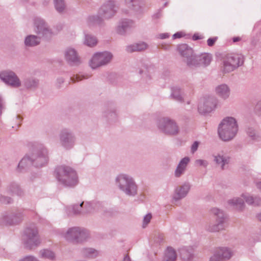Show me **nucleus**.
<instances>
[{
  "label": "nucleus",
  "instance_id": "nucleus-1",
  "mask_svg": "<svg viewBox=\"0 0 261 261\" xmlns=\"http://www.w3.org/2000/svg\"><path fill=\"white\" fill-rule=\"evenodd\" d=\"M238 131L237 120L232 117L224 118L219 124L218 133L221 140L225 142L231 140L236 136Z\"/></svg>",
  "mask_w": 261,
  "mask_h": 261
},
{
  "label": "nucleus",
  "instance_id": "nucleus-2",
  "mask_svg": "<svg viewBox=\"0 0 261 261\" xmlns=\"http://www.w3.org/2000/svg\"><path fill=\"white\" fill-rule=\"evenodd\" d=\"M118 8L116 2L110 0L104 3L98 11V15L90 16L88 21L90 23L101 25L103 18L108 19L113 17Z\"/></svg>",
  "mask_w": 261,
  "mask_h": 261
},
{
  "label": "nucleus",
  "instance_id": "nucleus-3",
  "mask_svg": "<svg viewBox=\"0 0 261 261\" xmlns=\"http://www.w3.org/2000/svg\"><path fill=\"white\" fill-rule=\"evenodd\" d=\"M57 178L66 187H72L77 184V176L75 170L69 166L62 165L56 169Z\"/></svg>",
  "mask_w": 261,
  "mask_h": 261
},
{
  "label": "nucleus",
  "instance_id": "nucleus-4",
  "mask_svg": "<svg viewBox=\"0 0 261 261\" xmlns=\"http://www.w3.org/2000/svg\"><path fill=\"white\" fill-rule=\"evenodd\" d=\"M116 185L125 194L135 196L137 194L138 186L132 177L127 174H119L115 179Z\"/></svg>",
  "mask_w": 261,
  "mask_h": 261
},
{
  "label": "nucleus",
  "instance_id": "nucleus-5",
  "mask_svg": "<svg viewBox=\"0 0 261 261\" xmlns=\"http://www.w3.org/2000/svg\"><path fill=\"white\" fill-rule=\"evenodd\" d=\"M22 242L24 247L30 250H32L40 245L41 241L38 230L35 224H30L24 229Z\"/></svg>",
  "mask_w": 261,
  "mask_h": 261
},
{
  "label": "nucleus",
  "instance_id": "nucleus-6",
  "mask_svg": "<svg viewBox=\"0 0 261 261\" xmlns=\"http://www.w3.org/2000/svg\"><path fill=\"white\" fill-rule=\"evenodd\" d=\"M160 131L169 136H176L180 132L178 125L175 120L169 117H163L160 119L158 123Z\"/></svg>",
  "mask_w": 261,
  "mask_h": 261
},
{
  "label": "nucleus",
  "instance_id": "nucleus-7",
  "mask_svg": "<svg viewBox=\"0 0 261 261\" xmlns=\"http://www.w3.org/2000/svg\"><path fill=\"white\" fill-rule=\"evenodd\" d=\"M244 57L239 54L227 55L224 58L223 72L229 73L244 64Z\"/></svg>",
  "mask_w": 261,
  "mask_h": 261
},
{
  "label": "nucleus",
  "instance_id": "nucleus-8",
  "mask_svg": "<svg viewBox=\"0 0 261 261\" xmlns=\"http://www.w3.org/2000/svg\"><path fill=\"white\" fill-rule=\"evenodd\" d=\"M212 214L216 216V223H210L205 227V229L211 232H216L225 229L226 215L219 208L212 210Z\"/></svg>",
  "mask_w": 261,
  "mask_h": 261
},
{
  "label": "nucleus",
  "instance_id": "nucleus-9",
  "mask_svg": "<svg viewBox=\"0 0 261 261\" xmlns=\"http://www.w3.org/2000/svg\"><path fill=\"white\" fill-rule=\"evenodd\" d=\"M89 237V232L84 228L73 227L69 228L64 234L66 240L74 242L80 243L85 241Z\"/></svg>",
  "mask_w": 261,
  "mask_h": 261
},
{
  "label": "nucleus",
  "instance_id": "nucleus-10",
  "mask_svg": "<svg viewBox=\"0 0 261 261\" xmlns=\"http://www.w3.org/2000/svg\"><path fill=\"white\" fill-rule=\"evenodd\" d=\"M29 164L35 167H39L45 165L48 161V151L42 145H39L31 155L30 156Z\"/></svg>",
  "mask_w": 261,
  "mask_h": 261
},
{
  "label": "nucleus",
  "instance_id": "nucleus-11",
  "mask_svg": "<svg viewBox=\"0 0 261 261\" xmlns=\"http://www.w3.org/2000/svg\"><path fill=\"white\" fill-rule=\"evenodd\" d=\"M24 215L22 210H13L4 212L1 216L2 223L10 225H17L24 219Z\"/></svg>",
  "mask_w": 261,
  "mask_h": 261
},
{
  "label": "nucleus",
  "instance_id": "nucleus-12",
  "mask_svg": "<svg viewBox=\"0 0 261 261\" xmlns=\"http://www.w3.org/2000/svg\"><path fill=\"white\" fill-rule=\"evenodd\" d=\"M34 31L40 38L48 40L53 35V32L47 23L39 17L34 19Z\"/></svg>",
  "mask_w": 261,
  "mask_h": 261
},
{
  "label": "nucleus",
  "instance_id": "nucleus-13",
  "mask_svg": "<svg viewBox=\"0 0 261 261\" xmlns=\"http://www.w3.org/2000/svg\"><path fill=\"white\" fill-rule=\"evenodd\" d=\"M113 56L109 51H103L95 54L90 61L89 64L92 69H96L109 64Z\"/></svg>",
  "mask_w": 261,
  "mask_h": 261
},
{
  "label": "nucleus",
  "instance_id": "nucleus-14",
  "mask_svg": "<svg viewBox=\"0 0 261 261\" xmlns=\"http://www.w3.org/2000/svg\"><path fill=\"white\" fill-rule=\"evenodd\" d=\"M59 137L61 146L65 149L69 150L74 146L76 138L71 130L67 128L62 129L60 132Z\"/></svg>",
  "mask_w": 261,
  "mask_h": 261
},
{
  "label": "nucleus",
  "instance_id": "nucleus-15",
  "mask_svg": "<svg viewBox=\"0 0 261 261\" xmlns=\"http://www.w3.org/2000/svg\"><path fill=\"white\" fill-rule=\"evenodd\" d=\"M0 79L6 84L12 88H18L21 86V82L18 76L13 71L6 70L0 72Z\"/></svg>",
  "mask_w": 261,
  "mask_h": 261
},
{
  "label": "nucleus",
  "instance_id": "nucleus-16",
  "mask_svg": "<svg viewBox=\"0 0 261 261\" xmlns=\"http://www.w3.org/2000/svg\"><path fill=\"white\" fill-rule=\"evenodd\" d=\"M211 59V56L207 54L200 55H196L193 54L190 57L185 60V62L187 65L190 67L199 66H206L210 64Z\"/></svg>",
  "mask_w": 261,
  "mask_h": 261
},
{
  "label": "nucleus",
  "instance_id": "nucleus-17",
  "mask_svg": "<svg viewBox=\"0 0 261 261\" xmlns=\"http://www.w3.org/2000/svg\"><path fill=\"white\" fill-rule=\"evenodd\" d=\"M216 104L217 99L215 97L208 96L204 98L202 102L198 105V112L202 114L210 113L215 108Z\"/></svg>",
  "mask_w": 261,
  "mask_h": 261
},
{
  "label": "nucleus",
  "instance_id": "nucleus-18",
  "mask_svg": "<svg viewBox=\"0 0 261 261\" xmlns=\"http://www.w3.org/2000/svg\"><path fill=\"white\" fill-rule=\"evenodd\" d=\"M65 57L66 61L71 66H77L81 63L80 57L73 48H67L65 52Z\"/></svg>",
  "mask_w": 261,
  "mask_h": 261
},
{
  "label": "nucleus",
  "instance_id": "nucleus-19",
  "mask_svg": "<svg viewBox=\"0 0 261 261\" xmlns=\"http://www.w3.org/2000/svg\"><path fill=\"white\" fill-rule=\"evenodd\" d=\"M191 188L189 182H185L182 185L176 187L173 196V199L176 201L185 197Z\"/></svg>",
  "mask_w": 261,
  "mask_h": 261
},
{
  "label": "nucleus",
  "instance_id": "nucleus-20",
  "mask_svg": "<svg viewBox=\"0 0 261 261\" xmlns=\"http://www.w3.org/2000/svg\"><path fill=\"white\" fill-rule=\"evenodd\" d=\"M70 212L74 215L85 214L91 212V204L90 203L81 202L80 204H75L70 207Z\"/></svg>",
  "mask_w": 261,
  "mask_h": 261
},
{
  "label": "nucleus",
  "instance_id": "nucleus-21",
  "mask_svg": "<svg viewBox=\"0 0 261 261\" xmlns=\"http://www.w3.org/2000/svg\"><path fill=\"white\" fill-rule=\"evenodd\" d=\"M214 161L216 164L220 167L221 170L227 169L226 165L230 162V157L223 151L220 152L217 154L213 155Z\"/></svg>",
  "mask_w": 261,
  "mask_h": 261
},
{
  "label": "nucleus",
  "instance_id": "nucleus-22",
  "mask_svg": "<svg viewBox=\"0 0 261 261\" xmlns=\"http://www.w3.org/2000/svg\"><path fill=\"white\" fill-rule=\"evenodd\" d=\"M22 86L27 90H35L39 86V80L34 76H27L23 79Z\"/></svg>",
  "mask_w": 261,
  "mask_h": 261
},
{
  "label": "nucleus",
  "instance_id": "nucleus-23",
  "mask_svg": "<svg viewBox=\"0 0 261 261\" xmlns=\"http://www.w3.org/2000/svg\"><path fill=\"white\" fill-rule=\"evenodd\" d=\"M222 261L229 259L233 255L231 249L226 247H219L213 251Z\"/></svg>",
  "mask_w": 261,
  "mask_h": 261
},
{
  "label": "nucleus",
  "instance_id": "nucleus-24",
  "mask_svg": "<svg viewBox=\"0 0 261 261\" xmlns=\"http://www.w3.org/2000/svg\"><path fill=\"white\" fill-rule=\"evenodd\" d=\"M180 258L183 261H191L195 256V249L192 246L183 247L179 249Z\"/></svg>",
  "mask_w": 261,
  "mask_h": 261
},
{
  "label": "nucleus",
  "instance_id": "nucleus-25",
  "mask_svg": "<svg viewBox=\"0 0 261 261\" xmlns=\"http://www.w3.org/2000/svg\"><path fill=\"white\" fill-rule=\"evenodd\" d=\"M125 3L128 7L138 14L144 11V0H125Z\"/></svg>",
  "mask_w": 261,
  "mask_h": 261
},
{
  "label": "nucleus",
  "instance_id": "nucleus-26",
  "mask_svg": "<svg viewBox=\"0 0 261 261\" xmlns=\"http://www.w3.org/2000/svg\"><path fill=\"white\" fill-rule=\"evenodd\" d=\"M189 162L190 158L188 156L184 158L179 161L174 171L175 177L179 178L185 173Z\"/></svg>",
  "mask_w": 261,
  "mask_h": 261
},
{
  "label": "nucleus",
  "instance_id": "nucleus-27",
  "mask_svg": "<svg viewBox=\"0 0 261 261\" xmlns=\"http://www.w3.org/2000/svg\"><path fill=\"white\" fill-rule=\"evenodd\" d=\"M134 21L131 20H122L117 27L116 32L119 35H125L127 31L134 27Z\"/></svg>",
  "mask_w": 261,
  "mask_h": 261
},
{
  "label": "nucleus",
  "instance_id": "nucleus-28",
  "mask_svg": "<svg viewBox=\"0 0 261 261\" xmlns=\"http://www.w3.org/2000/svg\"><path fill=\"white\" fill-rule=\"evenodd\" d=\"M6 190L8 193L15 194L18 196L23 195V191L20 186L15 181L10 182L7 186Z\"/></svg>",
  "mask_w": 261,
  "mask_h": 261
},
{
  "label": "nucleus",
  "instance_id": "nucleus-29",
  "mask_svg": "<svg viewBox=\"0 0 261 261\" xmlns=\"http://www.w3.org/2000/svg\"><path fill=\"white\" fill-rule=\"evenodd\" d=\"M216 93L223 99L228 98L230 95V89L226 84H221L216 88Z\"/></svg>",
  "mask_w": 261,
  "mask_h": 261
},
{
  "label": "nucleus",
  "instance_id": "nucleus-30",
  "mask_svg": "<svg viewBox=\"0 0 261 261\" xmlns=\"http://www.w3.org/2000/svg\"><path fill=\"white\" fill-rule=\"evenodd\" d=\"M177 50L180 55L185 58V61L193 54V49L186 44H181L178 46Z\"/></svg>",
  "mask_w": 261,
  "mask_h": 261
},
{
  "label": "nucleus",
  "instance_id": "nucleus-31",
  "mask_svg": "<svg viewBox=\"0 0 261 261\" xmlns=\"http://www.w3.org/2000/svg\"><path fill=\"white\" fill-rule=\"evenodd\" d=\"M171 97L178 102H182L184 101L183 92L178 86L173 87L171 89Z\"/></svg>",
  "mask_w": 261,
  "mask_h": 261
},
{
  "label": "nucleus",
  "instance_id": "nucleus-32",
  "mask_svg": "<svg viewBox=\"0 0 261 261\" xmlns=\"http://www.w3.org/2000/svg\"><path fill=\"white\" fill-rule=\"evenodd\" d=\"M39 256L40 258L54 261L56 259L55 253L48 249H42L39 252Z\"/></svg>",
  "mask_w": 261,
  "mask_h": 261
},
{
  "label": "nucleus",
  "instance_id": "nucleus-33",
  "mask_svg": "<svg viewBox=\"0 0 261 261\" xmlns=\"http://www.w3.org/2000/svg\"><path fill=\"white\" fill-rule=\"evenodd\" d=\"M40 39L38 36L30 35L27 36L24 40V44L27 47H34L39 45Z\"/></svg>",
  "mask_w": 261,
  "mask_h": 261
},
{
  "label": "nucleus",
  "instance_id": "nucleus-34",
  "mask_svg": "<svg viewBox=\"0 0 261 261\" xmlns=\"http://www.w3.org/2000/svg\"><path fill=\"white\" fill-rule=\"evenodd\" d=\"M177 254L176 251L171 247H168L165 251L162 261H176Z\"/></svg>",
  "mask_w": 261,
  "mask_h": 261
},
{
  "label": "nucleus",
  "instance_id": "nucleus-35",
  "mask_svg": "<svg viewBox=\"0 0 261 261\" xmlns=\"http://www.w3.org/2000/svg\"><path fill=\"white\" fill-rule=\"evenodd\" d=\"M147 45L144 42L134 43L126 46V50L128 53L134 51H141L145 50Z\"/></svg>",
  "mask_w": 261,
  "mask_h": 261
},
{
  "label": "nucleus",
  "instance_id": "nucleus-36",
  "mask_svg": "<svg viewBox=\"0 0 261 261\" xmlns=\"http://www.w3.org/2000/svg\"><path fill=\"white\" fill-rule=\"evenodd\" d=\"M229 204L233 206L234 208L241 211L244 207V200L241 198H234L228 201Z\"/></svg>",
  "mask_w": 261,
  "mask_h": 261
},
{
  "label": "nucleus",
  "instance_id": "nucleus-37",
  "mask_svg": "<svg viewBox=\"0 0 261 261\" xmlns=\"http://www.w3.org/2000/svg\"><path fill=\"white\" fill-rule=\"evenodd\" d=\"M30 160V155H26L24 156L19 162L16 168V171L18 172H21L25 169V168L32 165V164H29Z\"/></svg>",
  "mask_w": 261,
  "mask_h": 261
},
{
  "label": "nucleus",
  "instance_id": "nucleus-38",
  "mask_svg": "<svg viewBox=\"0 0 261 261\" xmlns=\"http://www.w3.org/2000/svg\"><path fill=\"white\" fill-rule=\"evenodd\" d=\"M54 4L56 11L59 13H63L66 8L64 0H53Z\"/></svg>",
  "mask_w": 261,
  "mask_h": 261
},
{
  "label": "nucleus",
  "instance_id": "nucleus-39",
  "mask_svg": "<svg viewBox=\"0 0 261 261\" xmlns=\"http://www.w3.org/2000/svg\"><path fill=\"white\" fill-rule=\"evenodd\" d=\"M83 255L87 258H94L97 255V251L93 248H84L82 250Z\"/></svg>",
  "mask_w": 261,
  "mask_h": 261
},
{
  "label": "nucleus",
  "instance_id": "nucleus-40",
  "mask_svg": "<svg viewBox=\"0 0 261 261\" xmlns=\"http://www.w3.org/2000/svg\"><path fill=\"white\" fill-rule=\"evenodd\" d=\"M97 43V41L96 37L90 34L85 35L84 43L86 45L92 47L95 45Z\"/></svg>",
  "mask_w": 261,
  "mask_h": 261
},
{
  "label": "nucleus",
  "instance_id": "nucleus-41",
  "mask_svg": "<svg viewBox=\"0 0 261 261\" xmlns=\"http://www.w3.org/2000/svg\"><path fill=\"white\" fill-rule=\"evenodd\" d=\"M246 133L248 136L252 140H256L259 138V136L255 130V129L252 127H248L246 129Z\"/></svg>",
  "mask_w": 261,
  "mask_h": 261
},
{
  "label": "nucleus",
  "instance_id": "nucleus-42",
  "mask_svg": "<svg viewBox=\"0 0 261 261\" xmlns=\"http://www.w3.org/2000/svg\"><path fill=\"white\" fill-rule=\"evenodd\" d=\"M13 202L12 199L8 196L0 195V203L4 204H10Z\"/></svg>",
  "mask_w": 261,
  "mask_h": 261
},
{
  "label": "nucleus",
  "instance_id": "nucleus-43",
  "mask_svg": "<svg viewBox=\"0 0 261 261\" xmlns=\"http://www.w3.org/2000/svg\"><path fill=\"white\" fill-rule=\"evenodd\" d=\"M152 218V215L150 213L147 214L143 219V227L145 228L146 225L150 222Z\"/></svg>",
  "mask_w": 261,
  "mask_h": 261
},
{
  "label": "nucleus",
  "instance_id": "nucleus-44",
  "mask_svg": "<svg viewBox=\"0 0 261 261\" xmlns=\"http://www.w3.org/2000/svg\"><path fill=\"white\" fill-rule=\"evenodd\" d=\"M254 112L257 115L261 116V100L258 101L255 106Z\"/></svg>",
  "mask_w": 261,
  "mask_h": 261
},
{
  "label": "nucleus",
  "instance_id": "nucleus-45",
  "mask_svg": "<svg viewBox=\"0 0 261 261\" xmlns=\"http://www.w3.org/2000/svg\"><path fill=\"white\" fill-rule=\"evenodd\" d=\"M19 261H40L36 257L33 255H27L21 258Z\"/></svg>",
  "mask_w": 261,
  "mask_h": 261
},
{
  "label": "nucleus",
  "instance_id": "nucleus-46",
  "mask_svg": "<svg viewBox=\"0 0 261 261\" xmlns=\"http://www.w3.org/2000/svg\"><path fill=\"white\" fill-rule=\"evenodd\" d=\"M195 165L198 166L206 167L208 165V162L206 160L198 159L195 162Z\"/></svg>",
  "mask_w": 261,
  "mask_h": 261
},
{
  "label": "nucleus",
  "instance_id": "nucleus-47",
  "mask_svg": "<svg viewBox=\"0 0 261 261\" xmlns=\"http://www.w3.org/2000/svg\"><path fill=\"white\" fill-rule=\"evenodd\" d=\"M84 79H86V77L85 76L82 75H79V74H76L75 75H73V76L71 77V78H70L71 80L73 83L80 81Z\"/></svg>",
  "mask_w": 261,
  "mask_h": 261
},
{
  "label": "nucleus",
  "instance_id": "nucleus-48",
  "mask_svg": "<svg viewBox=\"0 0 261 261\" xmlns=\"http://www.w3.org/2000/svg\"><path fill=\"white\" fill-rule=\"evenodd\" d=\"M244 199L249 204H253L254 201V197L249 195H243Z\"/></svg>",
  "mask_w": 261,
  "mask_h": 261
},
{
  "label": "nucleus",
  "instance_id": "nucleus-49",
  "mask_svg": "<svg viewBox=\"0 0 261 261\" xmlns=\"http://www.w3.org/2000/svg\"><path fill=\"white\" fill-rule=\"evenodd\" d=\"M199 143L198 141H195L191 146V152L194 153L198 149Z\"/></svg>",
  "mask_w": 261,
  "mask_h": 261
},
{
  "label": "nucleus",
  "instance_id": "nucleus-50",
  "mask_svg": "<svg viewBox=\"0 0 261 261\" xmlns=\"http://www.w3.org/2000/svg\"><path fill=\"white\" fill-rule=\"evenodd\" d=\"M217 40V37H214V38H209L207 41V45L209 46H212L214 45L215 43Z\"/></svg>",
  "mask_w": 261,
  "mask_h": 261
},
{
  "label": "nucleus",
  "instance_id": "nucleus-51",
  "mask_svg": "<svg viewBox=\"0 0 261 261\" xmlns=\"http://www.w3.org/2000/svg\"><path fill=\"white\" fill-rule=\"evenodd\" d=\"M64 82V80L62 77H59L57 79L56 86L58 88H60L61 85Z\"/></svg>",
  "mask_w": 261,
  "mask_h": 261
},
{
  "label": "nucleus",
  "instance_id": "nucleus-52",
  "mask_svg": "<svg viewBox=\"0 0 261 261\" xmlns=\"http://www.w3.org/2000/svg\"><path fill=\"white\" fill-rule=\"evenodd\" d=\"M253 205H261V198L257 197H254Z\"/></svg>",
  "mask_w": 261,
  "mask_h": 261
},
{
  "label": "nucleus",
  "instance_id": "nucleus-53",
  "mask_svg": "<svg viewBox=\"0 0 261 261\" xmlns=\"http://www.w3.org/2000/svg\"><path fill=\"white\" fill-rule=\"evenodd\" d=\"M182 36V33H181V32H177V33H175V34L173 35V38L174 39L180 38H181Z\"/></svg>",
  "mask_w": 261,
  "mask_h": 261
},
{
  "label": "nucleus",
  "instance_id": "nucleus-54",
  "mask_svg": "<svg viewBox=\"0 0 261 261\" xmlns=\"http://www.w3.org/2000/svg\"><path fill=\"white\" fill-rule=\"evenodd\" d=\"M202 38H203L202 37H201V36H199L197 34H195L192 37V39L193 40H197L199 39H201Z\"/></svg>",
  "mask_w": 261,
  "mask_h": 261
},
{
  "label": "nucleus",
  "instance_id": "nucleus-55",
  "mask_svg": "<svg viewBox=\"0 0 261 261\" xmlns=\"http://www.w3.org/2000/svg\"><path fill=\"white\" fill-rule=\"evenodd\" d=\"M159 36L161 39H164L168 38L169 35L168 33H163L160 34Z\"/></svg>",
  "mask_w": 261,
  "mask_h": 261
},
{
  "label": "nucleus",
  "instance_id": "nucleus-56",
  "mask_svg": "<svg viewBox=\"0 0 261 261\" xmlns=\"http://www.w3.org/2000/svg\"><path fill=\"white\" fill-rule=\"evenodd\" d=\"M4 108L3 99L2 97L0 96V114L2 113L3 109Z\"/></svg>",
  "mask_w": 261,
  "mask_h": 261
},
{
  "label": "nucleus",
  "instance_id": "nucleus-57",
  "mask_svg": "<svg viewBox=\"0 0 261 261\" xmlns=\"http://www.w3.org/2000/svg\"><path fill=\"white\" fill-rule=\"evenodd\" d=\"M17 119L19 121V122H18V125H17V127H19L21 125V121L22 120V118L19 115H17Z\"/></svg>",
  "mask_w": 261,
  "mask_h": 261
},
{
  "label": "nucleus",
  "instance_id": "nucleus-58",
  "mask_svg": "<svg viewBox=\"0 0 261 261\" xmlns=\"http://www.w3.org/2000/svg\"><path fill=\"white\" fill-rule=\"evenodd\" d=\"M50 0H42L43 5L46 6L49 3Z\"/></svg>",
  "mask_w": 261,
  "mask_h": 261
},
{
  "label": "nucleus",
  "instance_id": "nucleus-59",
  "mask_svg": "<svg viewBox=\"0 0 261 261\" xmlns=\"http://www.w3.org/2000/svg\"><path fill=\"white\" fill-rule=\"evenodd\" d=\"M123 261H131V260H130V259L129 257L127 255H126L124 257V259H123Z\"/></svg>",
  "mask_w": 261,
  "mask_h": 261
},
{
  "label": "nucleus",
  "instance_id": "nucleus-60",
  "mask_svg": "<svg viewBox=\"0 0 261 261\" xmlns=\"http://www.w3.org/2000/svg\"><path fill=\"white\" fill-rule=\"evenodd\" d=\"M240 37H234V38H233V41L234 42H236L239 41H240Z\"/></svg>",
  "mask_w": 261,
  "mask_h": 261
},
{
  "label": "nucleus",
  "instance_id": "nucleus-61",
  "mask_svg": "<svg viewBox=\"0 0 261 261\" xmlns=\"http://www.w3.org/2000/svg\"><path fill=\"white\" fill-rule=\"evenodd\" d=\"M257 188L261 191V181L256 184Z\"/></svg>",
  "mask_w": 261,
  "mask_h": 261
},
{
  "label": "nucleus",
  "instance_id": "nucleus-62",
  "mask_svg": "<svg viewBox=\"0 0 261 261\" xmlns=\"http://www.w3.org/2000/svg\"><path fill=\"white\" fill-rule=\"evenodd\" d=\"M57 27H58V31L61 30L63 28V25L61 24H60L58 25H57Z\"/></svg>",
  "mask_w": 261,
  "mask_h": 261
},
{
  "label": "nucleus",
  "instance_id": "nucleus-63",
  "mask_svg": "<svg viewBox=\"0 0 261 261\" xmlns=\"http://www.w3.org/2000/svg\"><path fill=\"white\" fill-rule=\"evenodd\" d=\"M161 47V48H162V49H166H166H167L169 47V46H166V45H162V47Z\"/></svg>",
  "mask_w": 261,
  "mask_h": 261
},
{
  "label": "nucleus",
  "instance_id": "nucleus-64",
  "mask_svg": "<svg viewBox=\"0 0 261 261\" xmlns=\"http://www.w3.org/2000/svg\"><path fill=\"white\" fill-rule=\"evenodd\" d=\"M257 218L261 221V213L257 215Z\"/></svg>",
  "mask_w": 261,
  "mask_h": 261
}]
</instances>
